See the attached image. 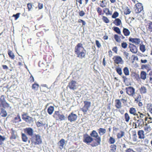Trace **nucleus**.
<instances>
[{
    "mask_svg": "<svg viewBox=\"0 0 152 152\" xmlns=\"http://www.w3.org/2000/svg\"><path fill=\"white\" fill-rule=\"evenodd\" d=\"M74 52L78 58H82L86 57V51L81 43H78L75 46Z\"/></svg>",
    "mask_w": 152,
    "mask_h": 152,
    "instance_id": "obj_1",
    "label": "nucleus"
},
{
    "mask_svg": "<svg viewBox=\"0 0 152 152\" xmlns=\"http://www.w3.org/2000/svg\"><path fill=\"white\" fill-rule=\"evenodd\" d=\"M90 136L95 138L94 139L95 141H94L91 145L93 147H96L100 144L101 141V138L99 136L98 133L95 130H93L90 134Z\"/></svg>",
    "mask_w": 152,
    "mask_h": 152,
    "instance_id": "obj_2",
    "label": "nucleus"
},
{
    "mask_svg": "<svg viewBox=\"0 0 152 152\" xmlns=\"http://www.w3.org/2000/svg\"><path fill=\"white\" fill-rule=\"evenodd\" d=\"M31 144L35 145H39L42 142L41 136L39 134H35L31 138Z\"/></svg>",
    "mask_w": 152,
    "mask_h": 152,
    "instance_id": "obj_3",
    "label": "nucleus"
},
{
    "mask_svg": "<svg viewBox=\"0 0 152 152\" xmlns=\"http://www.w3.org/2000/svg\"><path fill=\"white\" fill-rule=\"evenodd\" d=\"M2 107L4 108L6 107L11 108L10 104L6 102L5 96L4 95H1L0 97V107Z\"/></svg>",
    "mask_w": 152,
    "mask_h": 152,
    "instance_id": "obj_4",
    "label": "nucleus"
},
{
    "mask_svg": "<svg viewBox=\"0 0 152 152\" xmlns=\"http://www.w3.org/2000/svg\"><path fill=\"white\" fill-rule=\"evenodd\" d=\"M53 117L56 120L61 121L65 120V117L63 115H61L58 111H55L54 113Z\"/></svg>",
    "mask_w": 152,
    "mask_h": 152,
    "instance_id": "obj_5",
    "label": "nucleus"
},
{
    "mask_svg": "<svg viewBox=\"0 0 152 152\" xmlns=\"http://www.w3.org/2000/svg\"><path fill=\"white\" fill-rule=\"evenodd\" d=\"M84 105L83 107L81 109L84 114H86L89 108L91 106V102L87 101H84Z\"/></svg>",
    "mask_w": 152,
    "mask_h": 152,
    "instance_id": "obj_6",
    "label": "nucleus"
},
{
    "mask_svg": "<svg viewBox=\"0 0 152 152\" xmlns=\"http://www.w3.org/2000/svg\"><path fill=\"white\" fill-rule=\"evenodd\" d=\"M94 140V139L89 135L88 134H86L83 135V142L87 144H89Z\"/></svg>",
    "mask_w": 152,
    "mask_h": 152,
    "instance_id": "obj_7",
    "label": "nucleus"
},
{
    "mask_svg": "<svg viewBox=\"0 0 152 152\" xmlns=\"http://www.w3.org/2000/svg\"><path fill=\"white\" fill-rule=\"evenodd\" d=\"M143 6L142 4L138 3L135 5L134 12L137 14L143 10Z\"/></svg>",
    "mask_w": 152,
    "mask_h": 152,
    "instance_id": "obj_8",
    "label": "nucleus"
},
{
    "mask_svg": "<svg viewBox=\"0 0 152 152\" xmlns=\"http://www.w3.org/2000/svg\"><path fill=\"white\" fill-rule=\"evenodd\" d=\"M126 93L131 96L135 93V89L132 86H129L125 88Z\"/></svg>",
    "mask_w": 152,
    "mask_h": 152,
    "instance_id": "obj_9",
    "label": "nucleus"
},
{
    "mask_svg": "<svg viewBox=\"0 0 152 152\" xmlns=\"http://www.w3.org/2000/svg\"><path fill=\"white\" fill-rule=\"evenodd\" d=\"M76 84V81L72 80L69 83L67 87H69L71 90H75L77 88Z\"/></svg>",
    "mask_w": 152,
    "mask_h": 152,
    "instance_id": "obj_10",
    "label": "nucleus"
},
{
    "mask_svg": "<svg viewBox=\"0 0 152 152\" xmlns=\"http://www.w3.org/2000/svg\"><path fill=\"white\" fill-rule=\"evenodd\" d=\"M76 114L74 113L73 112L71 113L68 116V119L71 122L75 121L77 118Z\"/></svg>",
    "mask_w": 152,
    "mask_h": 152,
    "instance_id": "obj_11",
    "label": "nucleus"
},
{
    "mask_svg": "<svg viewBox=\"0 0 152 152\" xmlns=\"http://www.w3.org/2000/svg\"><path fill=\"white\" fill-rule=\"evenodd\" d=\"M114 63L117 64H122L123 63V61L122 58L119 56H114L113 58Z\"/></svg>",
    "mask_w": 152,
    "mask_h": 152,
    "instance_id": "obj_12",
    "label": "nucleus"
},
{
    "mask_svg": "<svg viewBox=\"0 0 152 152\" xmlns=\"http://www.w3.org/2000/svg\"><path fill=\"white\" fill-rule=\"evenodd\" d=\"M131 96L133 97L134 99V102L138 103V102L140 101L141 99V96L139 93H135Z\"/></svg>",
    "mask_w": 152,
    "mask_h": 152,
    "instance_id": "obj_13",
    "label": "nucleus"
},
{
    "mask_svg": "<svg viewBox=\"0 0 152 152\" xmlns=\"http://www.w3.org/2000/svg\"><path fill=\"white\" fill-rule=\"evenodd\" d=\"M129 41L132 43L135 44L136 45H138L140 44L141 42L140 39L139 38L129 37Z\"/></svg>",
    "mask_w": 152,
    "mask_h": 152,
    "instance_id": "obj_14",
    "label": "nucleus"
},
{
    "mask_svg": "<svg viewBox=\"0 0 152 152\" xmlns=\"http://www.w3.org/2000/svg\"><path fill=\"white\" fill-rule=\"evenodd\" d=\"M129 47L130 50L132 53H136L137 52V47L133 44L129 43Z\"/></svg>",
    "mask_w": 152,
    "mask_h": 152,
    "instance_id": "obj_15",
    "label": "nucleus"
},
{
    "mask_svg": "<svg viewBox=\"0 0 152 152\" xmlns=\"http://www.w3.org/2000/svg\"><path fill=\"white\" fill-rule=\"evenodd\" d=\"M24 131L28 135L32 137L33 136L34 130L31 128H26L24 129Z\"/></svg>",
    "mask_w": 152,
    "mask_h": 152,
    "instance_id": "obj_16",
    "label": "nucleus"
},
{
    "mask_svg": "<svg viewBox=\"0 0 152 152\" xmlns=\"http://www.w3.org/2000/svg\"><path fill=\"white\" fill-rule=\"evenodd\" d=\"M58 148L60 150H62L65 145V140L64 139H61L58 143Z\"/></svg>",
    "mask_w": 152,
    "mask_h": 152,
    "instance_id": "obj_17",
    "label": "nucleus"
},
{
    "mask_svg": "<svg viewBox=\"0 0 152 152\" xmlns=\"http://www.w3.org/2000/svg\"><path fill=\"white\" fill-rule=\"evenodd\" d=\"M137 118L139 119L143 120V118L146 117V113H142L138 111V113L136 115Z\"/></svg>",
    "mask_w": 152,
    "mask_h": 152,
    "instance_id": "obj_18",
    "label": "nucleus"
},
{
    "mask_svg": "<svg viewBox=\"0 0 152 152\" xmlns=\"http://www.w3.org/2000/svg\"><path fill=\"white\" fill-rule=\"evenodd\" d=\"M115 106L116 108L120 109L122 107V104L121 100L119 99H116L115 101Z\"/></svg>",
    "mask_w": 152,
    "mask_h": 152,
    "instance_id": "obj_19",
    "label": "nucleus"
},
{
    "mask_svg": "<svg viewBox=\"0 0 152 152\" xmlns=\"http://www.w3.org/2000/svg\"><path fill=\"white\" fill-rule=\"evenodd\" d=\"M137 134L140 139H144L145 137L144 131L142 130H139L137 132Z\"/></svg>",
    "mask_w": 152,
    "mask_h": 152,
    "instance_id": "obj_20",
    "label": "nucleus"
},
{
    "mask_svg": "<svg viewBox=\"0 0 152 152\" xmlns=\"http://www.w3.org/2000/svg\"><path fill=\"white\" fill-rule=\"evenodd\" d=\"M124 120L127 123L129 122L131 119V118L129 114L128 113H125L124 116Z\"/></svg>",
    "mask_w": 152,
    "mask_h": 152,
    "instance_id": "obj_21",
    "label": "nucleus"
},
{
    "mask_svg": "<svg viewBox=\"0 0 152 152\" xmlns=\"http://www.w3.org/2000/svg\"><path fill=\"white\" fill-rule=\"evenodd\" d=\"M139 90L140 93L142 94H146L147 91V88L144 86H141L139 88Z\"/></svg>",
    "mask_w": 152,
    "mask_h": 152,
    "instance_id": "obj_22",
    "label": "nucleus"
},
{
    "mask_svg": "<svg viewBox=\"0 0 152 152\" xmlns=\"http://www.w3.org/2000/svg\"><path fill=\"white\" fill-rule=\"evenodd\" d=\"M129 112L130 114L136 116L137 114V110L135 108L133 107H131L129 110Z\"/></svg>",
    "mask_w": 152,
    "mask_h": 152,
    "instance_id": "obj_23",
    "label": "nucleus"
},
{
    "mask_svg": "<svg viewBox=\"0 0 152 152\" xmlns=\"http://www.w3.org/2000/svg\"><path fill=\"white\" fill-rule=\"evenodd\" d=\"M7 113L6 110L4 109L1 108L0 112V116L3 117H5L7 116Z\"/></svg>",
    "mask_w": 152,
    "mask_h": 152,
    "instance_id": "obj_24",
    "label": "nucleus"
},
{
    "mask_svg": "<svg viewBox=\"0 0 152 152\" xmlns=\"http://www.w3.org/2000/svg\"><path fill=\"white\" fill-rule=\"evenodd\" d=\"M147 73L144 71H142L140 73V77L141 79L145 80L146 78Z\"/></svg>",
    "mask_w": 152,
    "mask_h": 152,
    "instance_id": "obj_25",
    "label": "nucleus"
},
{
    "mask_svg": "<svg viewBox=\"0 0 152 152\" xmlns=\"http://www.w3.org/2000/svg\"><path fill=\"white\" fill-rule=\"evenodd\" d=\"M113 23L117 26H120L122 23L121 20L118 18H116L113 21Z\"/></svg>",
    "mask_w": 152,
    "mask_h": 152,
    "instance_id": "obj_26",
    "label": "nucleus"
},
{
    "mask_svg": "<svg viewBox=\"0 0 152 152\" xmlns=\"http://www.w3.org/2000/svg\"><path fill=\"white\" fill-rule=\"evenodd\" d=\"M123 32L124 35L126 36H129L130 33V31L128 29L124 28L123 29Z\"/></svg>",
    "mask_w": 152,
    "mask_h": 152,
    "instance_id": "obj_27",
    "label": "nucleus"
},
{
    "mask_svg": "<svg viewBox=\"0 0 152 152\" xmlns=\"http://www.w3.org/2000/svg\"><path fill=\"white\" fill-rule=\"evenodd\" d=\"M146 108L147 110L151 114H152V104L148 103L147 104Z\"/></svg>",
    "mask_w": 152,
    "mask_h": 152,
    "instance_id": "obj_28",
    "label": "nucleus"
},
{
    "mask_svg": "<svg viewBox=\"0 0 152 152\" xmlns=\"http://www.w3.org/2000/svg\"><path fill=\"white\" fill-rule=\"evenodd\" d=\"M21 138L23 141L26 142L28 141V138L27 135L23 133L21 134Z\"/></svg>",
    "mask_w": 152,
    "mask_h": 152,
    "instance_id": "obj_29",
    "label": "nucleus"
},
{
    "mask_svg": "<svg viewBox=\"0 0 152 152\" xmlns=\"http://www.w3.org/2000/svg\"><path fill=\"white\" fill-rule=\"evenodd\" d=\"M8 54L9 57L11 59H14L15 57V55L12 51L10 50H8Z\"/></svg>",
    "mask_w": 152,
    "mask_h": 152,
    "instance_id": "obj_30",
    "label": "nucleus"
},
{
    "mask_svg": "<svg viewBox=\"0 0 152 152\" xmlns=\"http://www.w3.org/2000/svg\"><path fill=\"white\" fill-rule=\"evenodd\" d=\"M145 131L146 133H148L151 131V129L149 125L148 126L147 124H146L144 128Z\"/></svg>",
    "mask_w": 152,
    "mask_h": 152,
    "instance_id": "obj_31",
    "label": "nucleus"
},
{
    "mask_svg": "<svg viewBox=\"0 0 152 152\" xmlns=\"http://www.w3.org/2000/svg\"><path fill=\"white\" fill-rule=\"evenodd\" d=\"M147 30L150 32H152V22L148 23L146 25Z\"/></svg>",
    "mask_w": 152,
    "mask_h": 152,
    "instance_id": "obj_32",
    "label": "nucleus"
},
{
    "mask_svg": "<svg viewBox=\"0 0 152 152\" xmlns=\"http://www.w3.org/2000/svg\"><path fill=\"white\" fill-rule=\"evenodd\" d=\"M103 12L106 15H111L112 14V12L110 11L109 9L107 7L104 9Z\"/></svg>",
    "mask_w": 152,
    "mask_h": 152,
    "instance_id": "obj_33",
    "label": "nucleus"
},
{
    "mask_svg": "<svg viewBox=\"0 0 152 152\" xmlns=\"http://www.w3.org/2000/svg\"><path fill=\"white\" fill-rule=\"evenodd\" d=\"M54 110V107L53 106H50L48 108L47 110L48 113L50 115H51Z\"/></svg>",
    "mask_w": 152,
    "mask_h": 152,
    "instance_id": "obj_34",
    "label": "nucleus"
},
{
    "mask_svg": "<svg viewBox=\"0 0 152 152\" xmlns=\"http://www.w3.org/2000/svg\"><path fill=\"white\" fill-rule=\"evenodd\" d=\"M124 132L123 131H121L117 133V138L118 139H120L124 136Z\"/></svg>",
    "mask_w": 152,
    "mask_h": 152,
    "instance_id": "obj_35",
    "label": "nucleus"
},
{
    "mask_svg": "<svg viewBox=\"0 0 152 152\" xmlns=\"http://www.w3.org/2000/svg\"><path fill=\"white\" fill-rule=\"evenodd\" d=\"M137 122H138V124L139 127H142L144 124V120L139 119L137 120Z\"/></svg>",
    "mask_w": 152,
    "mask_h": 152,
    "instance_id": "obj_36",
    "label": "nucleus"
},
{
    "mask_svg": "<svg viewBox=\"0 0 152 152\" xmlns=\"http://www.w3.org/2000/svg\"><path fill=\"white\" fill-rule=\"evenodd\" d=\"M98 133L100 135H102L106 133V130L104 128H100L98 129Z\"/></svg>",
    "mask_w": 152,
    "mask_h": 152,
    "instance_id": "obj_37",
    "label": "nucleus"
},
{
    "mask_svg": "<svg viewBox=\"0 0 152 152\" xmlns=\"http://www.w3.org/2000/svg\"><path fill=\"white\" fill-rule=\"evenodd\" d=\"M110 152H115L116 150V145H110Z\"/></svg>",
    "mask_w": 152,
    "mask_h": 152,
    "instance_id": "obj_38",
    "label": "nucleus"
},
{
    "mask_svg": "<svg viewBox=\"0 0 152 152\" xmlns=\"http://www.w3.org/2000/svg\"><path fill=\"white\" fill-rule=\"evenodd\" d=\"M123 10L124 14L126 15L129 14L131 12L129 9L127 7H125Z\"/></svg>",
    "mask_w": 152,
    "mask_h": 152,
    "instance_id": "obj_39",
    "label": "nucleus"
},
{
    "mask_svg": "<svg viewBox=\"0 0 152 152\" xmlns=\"http://www.w3.org/2000/svg\"><path fill=\"white\" fill-rule=\"evenodd\" d=\"M113 29L116 33L119 34H121V31L120 28L117 27H113L112 28Z\"/></svg>",
    "mask_w": 152,
    "mask_h": 152,
    "instance_id": "obj_40",
    "label": "nucleus"
},
{
    "mask_svg": "<svg viewBox=\"0 0 152 152\" xmlns=\"http://www.w3.org/2000/svg\"><path fill=\"white\" fill-rule=\"evenodd\" d=\"M14 122L15 123H18L21 121L20 117L19 115H17V117L14 118Z\"/></svg>",
    "mask_w": 152,
    "mask_h": 152,
    "instance_id": "obj_41",
    "label": "nucleus"
},
{
    "mask_svg": "<svg viewBox=\"0 0 152 152\" xmlns=\"http://www.w3.org/2000/svg\"><path fill=\"white\" fill-rule=\"evenodd\" d=\"M36 124L37 127L43 126L45 125V124L43 123L41 121H38L36 122Z\"/></svg>",
    "mask_w": 152,
    "mask_h": 152,
    "instance_id": "obj_42",
    "label": "nucleus"
},
{
    "mask_svg": "<svg viewBox=\"0 0 152 152\" xmlns=\"http://www.w3.org/2000/svg\"><path fill=\"white\" fill-rule=\"evenodd\" d=\"M114 37L117 42L120 43L121 42V39H120V37H119L117 34H115L114 36Z\"/></svg>",
    "mask_w": 152,
    "mask_h": 152,
    "instance_id": "obj_43",
    "label": "nucleus"
},
{
    "mask_svg": "<svg viewBox=\"0 0 152 152\" xmlns=\"http://www.w3.org/2000/svg\"><path fill=\"white\" fill-rule=\"evenodd\" d=\"M123 72L124 74L126 76L129 75V71L127 67H125L124 68Z\"/></svg>",
    "mask_w": 152,
    "mask_h": 152,
    "instance_id": "obj_44",
    "label": "nucleus"
},
{
    "mask_svg": "<svg viewBox=\"0 0 152 152\" xmlns=\"http://www.w3.org/2000/svg\"><path fill=\"white\" fill-rule=\"evenodd\" d=\"M102 20L105 23H109L110 21L108 18L104 16H102Z\"/></svg>",
    "mask_w": 152,
    "mask_h": 152,
    "instance_id": "obj_45",
    "label": "nucleus"
},
{
    "mask_svg": "<svg viewBox=\"0 0 152 152\" xmlns=\"http://www.w3.org/2000/svg\"><path fill=\"white\" fill-rule=\"evenodd\" d=\"M39 87V85L38 84L34 83L32 85V88L34 90H38Z\"/></svg>",
    "mask_w": 152,
    "mask_h": 152,
    "instance_id": "obj_46",
    "label": "nucleus"
},
{
    "mask_svg": "<svg viewBox=\"0 0 152 152\" xmlns=\"http://www.w3.org/2000/svg\"><path fill=\"white\" fill-rule=\"evenodd\" d=\"M96 11L99 15H101L104 14L103 13H102V10L99 7H98L96 8Z\"/></svg>",
    "mask_w": 152,
    "mask_h": 152,
    "instance_id": "obj_47",
    "label": "nucleus"
},
{
    "mask_svg": "<svg viewBox=\"0 0 152 152\" xmlns=\"http://www.w3.org/2000/svg\"><path fill=\"white\" fill-rule=\"evenodd\" d=\"M140 49L142 52H144L146 50V48L145 45L143 44L140 45Z\"/></svg>",
    "mask_w": 152,
    "mask_h": 152,
    "instance_id": "obj_48",
    "label": "nucleus"
},
{
    "mask_svg": "<svg viewBox=\"0 0 152 152\" xmlns=\"http://www.w3.org/2000/svg\"><path fill=\"white\" fill-rule=\"evenodd\" d=\"M24 121L28 123H31L33 121V118H32L28 116V117L26 118V120H24Z\"/></svg>",
    "mask_w": 152,
    "mask_h": 152,
    "instance_id": "obj_49",
    "label": "nucleus"
},
{
    "mask_svg": "<svg viewBox=\"0 0 152 152\" xmlns=\"http://www.w3.org/2000/svg\"><path fill=\"white\" fill-rule=\"evenodd\" d=\"M108 142L110 144H113L115 142V140L113 137H110Z\"/></svg>",
    "mask_w": 152,
    "mask_h": 152,
    "instance_id": "obj_50",
    "label": "nucleus"
},
{
    "mask_svg": "<svg viewBox=\"0 0 152 152\" xmlns=\"http://www.w3.org/2000/svg\"><path fill=\"white\" fill-rule=\"evenodd\" d=\"M145 121H147V124H149L152 123V118L151 117H145Z\"/></svg>",
    "mask_w": 152,
    "mask_h": 152,
    "instance_id": "obj_51",
    "label": "nucleus"
},
{
    "mask_svg": "<svg viewBox=\"0 0 152 152\" xmlns=\"http://www.w3.org/2000/svg\"><path fill=\"white\" fill-rule=\"evenodd\" d=\"M118 16V13L117 12L115 11V12L113 13L112 16V18L116 19L117 17Z\"/></svg>",
    "mask_w": 152,
    "mask_h": 152,
    "instance_id": "obj_52",
    "label": "nucleus"
},
{
    "mask_svg": "<svg viewBox=\"0 0 152 152\" xmlns=\"http://www.w3.org/2000/svg\"><path fill=\"white\" fill-rule=\"evenodd\" d=\"M116 70L117 73L120 75H121L122 74V72L121 68L120 67L116 68Z\"/></svg>",
    "mask_w": 152,
    "mask_h": 152,
    "instance_id": "obj_53",
    "label": "nucleus"
},
{
    "mask_svg": "<svg viewBox=\"0 0 152 152\" xmlns=\"http://www.w3.org/2000/svg\"><path fill=\"white\" fill-rule=\"evenodd\" d=\"M28 114L27 113H24L21 115L22 119L24 120H26V118L28 115H27Z\"/></svg>",
    "mask_w": 152,
    "mask_h": 152,
    "instance_id": "obj_54",
    "label": "nucleus"
},
{
    "mask_svg": "<svg viewBox=\"0 0 152 152\" xmlns=\"http://www.w3.org/2000/svg\"><path fill=\"white\" fill-rule=\"evenodd\" d=\"M27 7L28 9V11H30L32 8V4L31 3H28L27 4Z\"/></svg>",
    "mask_w": 152,
    "mask_h": 152,
    "instance_id": "obj_55",
    "label": "nucleus"
},
{
    "mask_svg": "<svg viewBox=\"0 0 152 152\" xmlns=\"http://www.w3.org/2000/svg\"><path fill=\"white\" fill-rule=\"evenodd\" d=\"M20 14L19 13H17L15 15H12V17H15V20H17L19 18Z\"/></svg>",
    "mask_w": 152,
    "mask_h": 152,
    "instance_id": "obj_56",
    "label": "nucleus"
},
{
    "mask_svg": "<svg viewBox=\"0 0 152 152\" xmlns=\"http://www.w3.org/2000/svg\"><path fill=\"white\" fill-rule=\"evenodd\" d=\"M127 44L126 42H123L121 44V47L124 48H126L127 46Z\"/></svg>",
    "mask_w": 152,
    "mask_h": 152,
    "instance_id": "obj_57",
    "label": "nucleus"
},
{
    "mask_svg": "<svg viewBox=\"0 0 152 152\" xmlns=\"http://www.w3.org/2000/svg\"><path fill=\"white\" fill-rule=\"evenodd\" d=\"M5 138L0 135V145H1L2 144V142L5 140Z\"/></svg>",
    "mask_w": 152,
    "mask_h": 152,
    "instance_id": "obj_58",
    "label": "nucleus"
},
{
    "mask_svg": "<svg viewBox=\"0 0 152 152\" xmlns=\"http://www.w3.org/2000/svg\"><path fill=\"white\" fill-rule=\"evenodd\" d=\"M29 82L31 83L33 82L34 80V78L32 75H31L29 79Z\"/></svg>",
    "mask_w": 152,
    "mask_h": 152,
    "instance_id": "obj_59",
    "label": "nucleus"
},
{
    "mask_svg": "<svg viewBox=\"0 0 152 152\" xmlns=\"http://www.w3.org/2000/svg\"><path fill=\"white\" fill-rule=\"evenodd\" d=\"M78 22L79 23H82V26H84L86 25V23L83 20L81 19H79L78 20Z\"/></svg>",
    "mask_w": 152,
    "mask_h": 152,
    "instance_id": "obj_60",
    "label": "nucleus"
},
{
    "mask_svg": "<svg viewBox=\"0 0 152 152\" xmlns=\"http://www.w3.org/2000/svg\"><path fill=\"white\" fill-rule=\"evenodd\" d=\"M96 44L97 47L98 48H99L101 47V45L98 40H96Z\"/></svg>",
    "mask_w": 152,
    "mask_h": 152,
    "instance_id": "obj_61",
    "label": "nucleus"
},
{
    "mask_svg": "<svg viewBox=\"0 0 152 152\" xmlns=\"http://www.w3.org/2000/svg\"><path fill=\"white\" fill-rule=\"evenodd\" d=\"M101 3L100 4V6L102 8L105 7L106 6V4H105L104 3V0H103L102 1H100Z\"/></svg>",
    "mask_w": 152,
    "mask_h": 152,
    "instance_id": "obj_62",
    "label": "nucleus"
},
{
    "mask_svg": "<svg viewBox=\"0 0 152 152\" xmlns=\"http://www.w3.org/2000/svg\"><path fill=\"white\" fill-rule=\"evenodd\" d=\"M112 50L116 53H117L118 48L116 46L114 47L113 48Z\"/></svg>",
    "mask_w": 152,
    "mask_h": 152,
    "instance_id": "obj_63",
    "label": "nucleus"
},
{
    "mask_svg": "<svg viewBox=\"0 0 152 152\" xmlns=\"http://www.w3.org/2000/svg\"><path fill=\"white\" fill-rule=\"evenodd\" d=\"M85 14V12L83 11H81L79 12V15L80 16L82 17Z\"/></svg>",
    "mask_w": 152,
    "mask_h": 152,
    "instance_id": "obj_64",
    "label": "nucleus"
}]
</instances>
